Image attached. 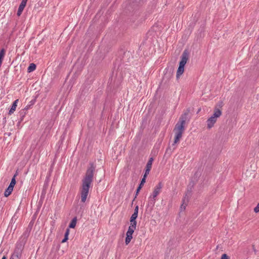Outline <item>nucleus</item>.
<instances>
[{
  "instance_id": "1",
  "label": "nucleus",
  "mask_w": 259,
  "mask_h": 259,
  "mask_svg": "<svg viewBox=\"0 0 259 259\" xmlns=\"http://www.w3.org/2000/svg\"><path fill=\"white\" fill-rule=\"evenodd\" d=\"M96 166L94 162H90L87 168L85 176L82 180V185L80 190L81 201L84 202L89 194V189L92 183L93 182L94 175Z\"/></svg>"
},
{
  "instance_id": "2",
  "label": "nucleus",
  "mask_w": 259,
  "mask_h": 259,
  "mask_svg": "<svg viewBox=\"0 0 259 259\" xmlns=\"http://www.w3.org/2000/svg\"><path fill=\"white\" fill-rule=\"evenodd\" d=\"M190 111L189 109H187L184 113L181 115L179 121L175 125L174 131L184 133L185 131V124Z\"/></svg>"
},
{
  "instance_id": "3",
  "label": "nucleus",
  "mask_w": 259,
  "mask_h": 259,
  "mask_svg": "<svg viewBox=\"0 0 259 259\" xmlns=\"http://www.w3.org/2000/svg\"><path fill=\"white\" fill-rule=\"evenodd\" d=\"M222 114V110L220 109L214 107L213 114L211 117L208 118L206 121L207 128L208 129L211 128L217 122V118L220 117Z\"/></svg>"
},
{
  "instance_id": "4",
  "label": "nucleus",
  "mask_w": 259,
  "mask_h": 259,
  "mask_svg": "<svg viewBox=\"0 0 259 259\" xmlns=\"http://www.w3.org/2000/svg\"><path fill=\"white\" fill-rule=\"evenodd\" d=\"M163 184L161 182H160L154 188L152 195V196H150V197H152V198L153 199V204L155 203V201L156 200L155 198L157 196V195L160 193Z\"/></svg>"
},
{
  "instance_id": "5",
  "label": "nucleus",
  "mask_w": 259,
  "mask_h": 259,
  "mask_svg": "<svg viewBox=\"0 0 259 259\" xmlns=\"http://www.w3.org/2000/svg\"><path fill=\"white\" fill-rule=\"evenodd\" d=\"M189 53L188 50H185L181 57V61L179 64L185 65L189 59Z\"/></svg>"
},
{
  "instance_id": "6",
  "label": "nucleus",
  "mask_w": 259,
  "mask_h": 259,
  "mask_svg": "<svg viewBox=\"0 0 259 259\" xmlns=\"http://www.w3.org/2000/svg\"><path fill=\"white\" fill-rule=\"evenodd\" d=\"M183 134V132L176 131L174 142V143L172 144V146H174L173 148V150L176 148L175 145L179 142L180 140L182 137Z\"/></svg>"
},
{
  "instance_id": "7",
  "label": "nucleus",
  "mask_w": 259,
  "mask_h": 259,
  "mask_svg": "<svg viewBox=\"0 0 259 259\" xmlns=\"http://www.w3.org/2000/svg\"><path fill=\"white\" fill-rule=\"evenodd\" d=\"M194 186V184L192 185L191 186H190V185L188 186L187 192L184 197H186L187 202H188L190 198L192 195V188Z\"/></svg>"
},
{
  "instance_id": "8",
  "label": "nucleus",
  "mask_w": 259,
  "mask_h": 259,
  "mask_svg": "<svg viewBox=\"0 0 259 259\" xmlns=\"http://www.w3.org/2000/svg\"><path fill=\"white\" fill-rule=\"evenodd\" d=\"M185 65L179 64L177 71V78H178L183 73Z\"/></svg>"
},
{
  "instance_id": "9",
  "label": "nucleus",
  "mask_w": 259,
  "mask_h": 259,
  "mask_svg": "<svg viewBox=\"0 0 259 259\" xmlns=\"http://www.w3.org/2000/svg\"><path fill=\"white\" fill-rule=\"evenodd\" d=\"M26 3H27L24 2H24H23V1L21 2V3L20 4V6L19 7L18 10V12H17V15L18 16H20L21 14H22V12H23V11L24 10V8L26 6Z\"/></svg>"
},
{
  "instance_id": "10",
  "label": "nucleus",
  "mask_w": 259,
  "mask_h": 259,
  "mask_svg": "<svg viewBox=\"0 0 259 259\" xmlns=\"http://www.w3.org/2000/svg\"><path fill=\"white\" fill-rule=\"evenodd\" d=\"M18 102V100H16L13 103L12 106L9 110V114L11 115L13 114L14 111L16 110V108L17 106V103Z\"/></svg>"
},
{
  "instance_id": "11",
  "label": "nucleus",
  "mask_w": 259,
  "mask_h": 259,
  "mask_svg": "<svg viewBox=\"0 0 259 259\" xmlns=\"http://www.w3.org/2000/svg\"><path fill=\"white\" fill-rule=\"evenodd\" d=\"M145 183L143 182V181H141L140 182V184L139 185L137 190H136V193H135V197H134V200H135L136 199V198H137V196L138 195L139 193V192L140 191L141 189H142V188L143 187V186H144Z\"/></svg>"
},
{
  "instance_id": "12",
  "label": "nucleus",
  "mask_w": 259,
  "mask_h": 259,
  "mask_svg": "<svg viewBox=\"0 0 259 259\" xmlns=\"http://www.w3.org/2000/svg\"><path fill=\"white\" fill-rule=\"evenodd\" d=\"M77 222V218L76 217H74L71 221L69 225V228H74L76 226Z\"/></svg>"
},
{
  "instance_id": "13",
  "label": "nucleus",
  "mask_w": 259,
  "mask_h": 259,
  "mask_svg": "<svg viewBox=\"0 0 259 259\" xmlns=\"http://www.w3.org/2000/svg\"><path fill=\"white\" fill-rule=\"evenodd\" d=\"M69 231H70L69 229L67 228V229L66 230L65 234H64V237L63 239L62 240V242H61L62 243H64L68 240V235L69 234Z\"/></svg>"
},
{
  "instance_id": "14",
  "label": "nucleus",
  "mask_w": 259,
  "mask_h": 259,
  "mask_svg": "<svg viewBox=\"0 0 259 259\" xmlns=\"http://www.w3.org/2000/svg\"><path fill=\"white\" fill-rule=\"evenodd\" d=\"M132 2V6L134 7L141 5L143 3L144 0H131Z\"/></svg>"
},
{
  "instance_id": "15",
  "label": "nucleus",
  "mask_w": 259,
  "mask_h": 259,
  "mask_svg": "<svg viewBox=\"0 0 259 259\" xmlns=\"http://www.w3.org/2000/svg\"><path fill=\"white\" fill-rule=\"evenodd\" d=\"M188 202H187V199L186 197H184L182 200V204L181 205V210H185L186 206L187 205V203Z\"/></svg>"
},
{
  "instance_id": "16",
  "label": "nucleus",
  "mask_w": 259,
  "mask_h": 259,
  "mask_svg": "<svg viewBox=\"0 0 259 259\" xmlns=\"http://www.w3.org/2000/svg\"><path fill=\"white\" fill-rule=\"evenodd\" d=\"M13 190V188H11L10 187H8L7 189L5 190L4 193V195L6 197L9 196L12 192Z\"/></svg>"
},
{
  "instance_id": "17",
  "label": "nucleus",
  "mask_w": 259,
  "mask_h": 259,
  "mask_svg": "<svg viewBox=\"0 0 259 259\" xmlns=\"http://www.w3.org/2000/svg\"><path fill=\"white\" fill-rule=\"evenodd\" d=\"M126 236L125 240V243L126 245H127L133 238V235L126 234Z\"/></svg>"
},
{
  "instance_id": "18",
  "label": "nucleus",
  "mask_w": 259,
  "mask_h": 259,
  "mask_svg": "<svg viewBox=\"0 0 259 259\" xmlns=\"http://www.w3.org/2000/svg\"><path fill=\"white\" fill-rule=\"evenodd\" d=\"M153 160H154L153 158V157H150L149 159V160H148V162L147 163L146 167H148V168L151 169V168H152V162H153Z\"/></svg>"
},
{
  "instance_id": "19",
  "label": "nucleus",
  "mask_w": 259,
  "mask_h": 259,
  "mask_svg": "<svg viewBox=\"0 0 259 259\" xmlns=\"http://www.w3.org/2000/svg\"><path fill=\"white\" fill-rule=\"evenodd\" d=\"M16 176V175H15L11 180V183L9 186L11 188H14V187L15 185L16 184V179H15Z\"/></svg>"
},
{
  "instance_id": "20",
  "label": "nucleus",
  "mask_w": 259,
  "mask_h": 259,
  "mask_svg": "<svg viewBox=\"0 0 259 259\" xmlns=\"http://www.w3.org/2000/svg\"><path fill=\"white\" fill-rule=\"evenodd\" d=\"M135 229H136L135 228H132L130 226H129L128 230H127V231L126 234H128V235H133V234Z\"/></svg>"
},
{
  "instance_id": "21",
  "label": "nucleus",
  "mask_w": 259,
  "mask_h": 259,
  "mask_svg": "<svg viewBox=\"0 0 259 259\" xmlns=\"http://www.w3.org/2000/svg\"><path fill=\"white\" fill-rule=\"evenodd\" d=\"M5 50L4 49H3L0 51V60L3 61L4 56H5Z\"/></svg>"
},
{
  "instance_id": "22",
  "label": "nucleus",
  "mask_w": 259,
  "mask_h": 259,
  "mask_svg": "<svg viewBox=\"0 0 259 259\" xmlns=\"http://www.w3.org/2000/svg\"><path fill=\"white\" fill-rule=\"evenodd\" d=\"M223 106V103L222 101H220L218 102V103L217 104V105H216V106L215 107H217L219 109V108H221Z\"/></svg>"
},
{
  "instance_id": "23",
  "label": "nucleus",
  "mask_w": 259,
  "mask_h": 259,
  "mask_svg": "<svg viewBox=\"0 0 259 259\" xmlns=\"http://www.w3.org/2000/svg\"><path fill=\"white\" fill-rule=\"evenodd\" d=\"M136 225H137V221H135V222L133 221V222H131V225L130 226L132 228H134L136 229Z\"/></svg>"
},
{
  "instance_id": "24",
  "label": "nucleus",
  "mask_w": 259,
  "mask_h": 259,
  "mask_svg": "<svg viewBox=\"0 0 259 259\" xmlns=\"http://www.w3.org/2000/svg\"><path fill=\"white\" fill-rule=\"evenodd\" d=\"M221 259H229V257L227 254L224 253L222 255Z\"/></svg>"
},
{
  "instance_id": "25",
  "label": "nucleus",
  "mask_w": 259,
  "mask_h": 259,
  "mask_svg": "<svg viewBox=\"0 0 259 259\" xmlns=\"http://www.w3.org/2000/svg\"><path fill=\"white\" fill-rule=\"evenodd\" d=\"M150 170H151V168L146 167L144 174L148 175L149 174Z\"/></svg>"
},
{
  "instance_id": "26",
  "label": "nucleus",
  "mask_w": 259,
  "mask_h": 259,
  "mask_svg": "<svg viewBox=\"0 0 259 259\" xmlns=\"http://www.w3.org/2000/svg\"><path fill=\"white\" fill-rule=\"evenodd\" d=\"M28 72H31L32 71V63H30L29 64V66L28 68Z\"/></svg>"
},
{
  "instance_id": "27",
  "label": "nucleus",
  "mask_w": 259,
  "mask_h": 259,
  "mask_svg": "<svg viewBox=\"0 0 259 259\" xmlns=\"http://www.w3.org/2000/svg\"><path fill=\"white\" fill-rule=\"evenodd\" d=\"M254 211L255 212V213H257L259 212V203L257 204V205H256V206L254 208Z\"/></svg>"
},
{
  "instance_id": "28",
  "label": "nucleus",
  "mask_w": 259,
  "mask_h": 259,
  "mask_svg": "<svg viewBox=\"0 0 259 259\" xmlns=\"http://www.w3.org/2000/svg\"><path fill=\"white\" fill-rule=\"evenodd\" d=\"M148 175H146V174H144L142 180H141V181H143V182L145 183L146 182V179L147 178Z\"/></svg>"
},
{
  "instance_id": "29",
  "label": "nucleus",
  "mask_w": 259,
  "mask_h": 259,
  "mask_svg": "<svg viewBox=\"0 0 259 259\" xmlns=\"http://www.w3.org/2000/svg\"><path fill=\"white\" fill-rule=\"evenodd\" d=\"M138 214H137V212H134V213L132 215V217L133 218H135L136 219H137V217H138Z\"/></svg>"
},
{
  "instance_id": "30",
  "label": "nucleus",
  "mask_w": 259,
  "mask_h": 259,
  "mask_svg": "<svg viewBox=\"0 0 259 259\" xmlns=\"http://www.w3.org/2000/svg\"><path fill=\"white\" fill-rule=\"evenodd\" d=\"M138 210H139V206H138V205H136L135 208L134 212H137V214H138Z\"/></svg>"
},
{
  "instance_id": "31",
  "label": "nucleus",
  "mask_w": 259,
  "mask_h": 259,
  "mask_svg": "<svg viewBox=\"0 0 259 259\" xmlns=\"http://www.w3.org/2000/svg\"><path fill=\"white\" fill-rule=\"evenodd\" d=\"M133 221H134V222H135V221H136V219L135 218H133V217L131 216V218H130V222H133Z\"/></svg>"
},
{
  "instance_id": "32",
  "label": "nucleus",
  "mask_w": 259,
  "mask_h": 259,
  "mask_svg": "<svg viewBox=\"0 0 259 259\" xmlns=\"http://www.w3.org/2000/svg\"><path fill=\"white\" fill-rule=\"evenodd\" d=\"M168 151H170V153L171 152V149L169 147H168L167 149H166V153H167L168 152Z\"/></svg>"
},
{
  "instance_id": "33",
  "label": "nucleus",
  "mask_w": 259,
  "mask_h": 259,
  "mask_svg": "<svg viewBox=\"0 0 259 259\" xmlns=\"http://www.w3.org/2000/svg\"><path fill=\"white\" fill-rule=\"evenodd\" d=\"M36 65L33 63V71L36 69Z\"/></svg>"
},
{
  "instance_id": "34",
  "label": "nucleus",
  "mask_w": 259,
  "mask_h": 259,
  "mask_svg": "<svg viewBox=\"0 0 259 259\" xmlns=\"http://www.w3.org/2000/svg\"><path fill=\"white\" fill-rule=\"evenodd\" d=\"M6 258H7L6 256L5 255H4V256L2 257V259H6Z\"/></svg>"
},
{
  "instance_id": "35",
  "label": "nucleus",
  "mask_w": 259,
  "mask_h": 259,
  "mask_svg": "<svg viewBox=\"0 0 259 259\" xmlns=\"http://www.w3.org/2000/svg\"><path fill=\"white\" fill-rule=\"evenodd\" d=\"M134 201H135V200H134V199H133V201H132V203H131V206H133V203H134Z\"/></svg>"
},
{
  "instance_id": "36",
  "label": "nucleus",
  "mask_w": 259,
  "mask_h": 259,
  "mask_svg": "<svg viewBox=\"0 0 259 259\" xmlns=\"http://www.w3.org/2000/svg\"><path fill=\"white\" fill-rule=\"evenodd\" d=\"M168 76H169V77H171V74L170 73H168Z\"/></svg>"
},
{
  "instance_id": "37",
  "label": "nucleus",
  "mask_w": 259,
  "mask_h": 259,
  "mask_svg": "<svg viewBox=\"0 0 259 259\" xmlns=\"http://www.w3.org/2000/svg\"><path fill=\"white\" fill-rule=\"evenodd\" d=\"M22 1H23V2H24H24H26V3H27V0H22Z\"/></svg>"
},
{
  "instance_id": "38",
  "label": "nucleus",
  "mask_w": 259,
  "mask_h": 259,
  "mask_svg": "<svg viewBox=\"0 0 259 259\" xmlns=\"http://www.w3.org/2000/svg\"><path fill=\"white\" fill-rule=\"evenodd\" d=\"M167 75V73H165V75H164V76H166V75Z\"/></svg>"
}]
</instances>
